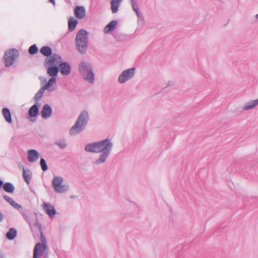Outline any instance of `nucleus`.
<instances>
[{
  "label": "nucleus",
  "mask_w": 258,
  "mask_h": 258,
  "mask_svg": "<svg viewBox=\"0 0 258 258\" xmlns=\"http://www.w3.org/2000/svg\"><path fill=\"white\" fill-rule=\"evenodd\" d=\"M113 148V143L110 140L106 138L101 141L87 144L85 147V150L90 153H100L98 159L94 163L97 165L105 163L109 157Z\"/></svg>",
  "instance_id": "1"
},
{
  "label": "nucleus",
  "mask_w": 258,
  "mask_h": 258,
  "mask_svg": "<svg viewBox=\"0 0 258 258\" xmlns=\"http://www.w3.org/2000/svg\"><path fill=\"white\" fill-rule=\"evenodd\" d=\"M89 120V116L88 112L85 110L82 111L74 124L70 128V135L75 136L82 132L87 126Z\"/></svg>",
  "instance_id": "2"
},
{
  "label": "nucleus",
  "mask_w": 258,
  "mask_h": 258,
  "mask_svg": "<svg viewBox=\"0 0 258 258\" xmlns=\"http://www.w3.org/2000/svg\"><path fill=\"white\" fill-rule=\"evenodd\" d=\"M36 215V219L34 225L39 229L40 234L41 243H37L34 248L33 258H40L44 253V250L47 248L46 240L43 234L41 224L39 222Z\"/></svg>",
  "instance_id": "3"
},
{
  "label": "nucleus",
  "mask_w": 258,
  "mask_h": 258,
  "mask_svg": "<svg viewBox=\"0 0 258 258\" xmlns=\"http://www.w3.org/2000/svg\"><path fill=\"white\" fill-rule=\"evenodd\" d=\"M76 49L81 54H85L88 49L89 40L88 32L83 29H80L77 33L75 38Z\"/></svg>",
  "instance_id": "4"
},
{
  "label": "nucleus",
  "mask_w": 258,
  "mask_h": 258,
  "mask_svg": "<svg viewBox=\"0 0 258 258\" xmlns=\"http://www.w3.org/2000/svg\"><path fill=\"white\" fill-rule=\"evenodd\" d=\"M80 74L82 78L90 83H93L95 81V75L90 63L83 61L79 66Z\"/></svg>",
  "instance_id": "5"
},
{
  "label": "nucleus",
  "mask_w": 258,
  "mask_h": 258,
  "mask_svg": "<svg viewBox=\"0 0 258 258\" xmlns=\"http://www.w3.org/2000/svg\"><path fill=\"white\" fill-rule=\"evenodd\" d=\"M63 179L61 176H54L52 184L55 192L58 193H64L69 189V186L67 184H62Z\"/></svg>",
  "instance_id": "6"
},
{
  "label": "nucleus",
  "mask_w": 258,
  "mask_h": 258,
  "mask_svg": "<svg viewBox=\"0 0 258 258\" xmlns=\"http://www.w3.org/2000/svg\"><path fill=\"white\" fill-rule=\"evenodd\" d=\"M63 179L61 176H54L52 184L55 192L58 193H64L69 189V186L67 184H62Z\"/></svg>",
  "instance_id": "7"
},
{
  "label": "nucleus",
  "mask_w": 258,
  "mask_h": 258,
  "mask_svg": "<svg viewBox=\"0 0 258 258\" xmlns=\"http://www.w3.org/2000/svg\"><path fill=\"white\" fill-rule=\"evenodd\" d=\"M18 56L19 51L15 48L10 49L6 51L4 55L6 66L7 67L11 66Z\"/></svg>",
  "instance_id": "8"
},
{
  "label": "nucleus",
  "mask_w": 258,
  "mask_h": 258,
  "mask_svg": "<svg viewBox=\"0 0 258 258\" xmlns=\"http://www.w3.org/2000/svg\"><path fill=\"white\" fill-rule=\"evenodd\" d=\"M135 73V68H132L123 71L119 76L118 81L123 84L132 79Z\"/></svg>",
  "instance_id": "9"
},
{
  "label": "nucleus",
  "mask_w": 258,
  "mask_h": 258,
  "mask_svg": "<svg viewBox=\"0 0 258 258\" xmlns=\"http://www.w3.org/2000/svg\"><path fill=\"white\" fill-rule=\"evenodd\" d=\"M61 56L56 54L54 53L52 54L50 58H46L44 62V66L45 68L47 67V64H58L61 62Z\"/></svg>",
  "instance_id": "10"
},
{
  "label": "nucleus",
  "mask_w": 258,
  "mask_h": 258,
  "mask_svg": "<svg viewBox=\"0 0 258 258\" xmlns=\"http://www.w3.org/2000/svg\"><path fill=\"white\" fill-rule=\"evenodd\" d=\"M42 208L50 218H53L56 213L54 206L49 203H43Z\"/></svg>",
  "instance_id": "11"
},
{
  "label": "nucleus",
  "mask_w": 258,
  "mask_h": 258,
  "mask_svg": "<svg viewBox=\"0 0 258 258\" xmlns=\"http://www.w3.org/2000/svg\"><path fill=\"white\" fill-rule=\"evenodd\" d=\"M39 105L37 103H35L33 104L29 109L28 111V114L31 118L30 120L32 122L36 121L35 117L39 113Z\"/></svg>",
  "instance_id": "12"
},
{
  "label": "nucleus",
  "mask_w": 258,
  "mask_h": 258,
  "mask_svg": "<svg viewBox=\"0 0 258 258\" xmlns=\"http://www.w3.org/2000/svg\"><path fill=\"white\" fill-rule=\"evenodd\" d=\"M47 73L50 77H56L59 72V68L56 64H47Z\"/></svg>",
  "instance_id": "13"
},
{
  "label": "nucleus",
  "mask_w": 258,
  "mask_h": 258,
  "mask_svg": "<svg viewBox=\"0 0 258 258\" xmlns=\"http://www.w3.org/2000/svg\"><path fill=\"white\" fill-rule=\"evenodd\" d=\"M52 113V109L50 105L46 104L42 107L41 111V116L44 119H47L50 117Z\"/></svg>",
  "instance_id": "14"
},
{
  "label": "nucleus",
  "mask_w": 258,
  "mask_h": 258,
  "mask_svg": "<svg viewBox=\"0 0 258 258\" xmlns=\"http://www.w3.org/2000/svg\"><path fill=\"white\" fill-rule=\"evenodd\" d=\"M59 71L62 75H68L71 72V67L67 62H61L59 65Z\"/></svg>",
  "instance_id": "15"
},
{
  "label": "nucleus",
  "mask_w": 258,
  "mask_h": 258,
  "mask_svg": "<svg viewBox=\"0 0 258 258\" xmlns=\"http://www.w3.org/2000/svg\"><path fill=\"white\" fill-rule=\"evenodd\" d=\"M74 15L77 19H84L86 17L85 8L83 6H77L74 9Z\"/></svg>",
  "instance_id": "16"
},
{
  "label": "nucleus",
  "mask_w": 258,
  "mask_h": 258,
  "mask_svg": "<svg viewBox=\"0 0 258 258\" xmlns=\"http://www.w3.org/2000/svg\"><path fill=\"white\" fill-rule=\"evenodd\" d=\"M39 157V152L34 149L28 151V159L29 162L33 163L36 162Z\"/></svg>",
  "instance_id": "17"
},
{
  "label": "nucleus",
  "mask_w": 258,
  "mask_h": 258,
  "mask_svg": "<svg viewBox=\"0 0 258 258\" xmlns=\"http://www.w3.org/2000/svg\"><path fill=\"white\" fill-rule=\"evenodd\" d=\"M118 22L116 20H113L109 22L104 28V32L105 33H109L112 32L116 27Z\"/></svg>",
  "instance_id": "18"
},
{
  "label": "nucleus",
  "mask_w": 258,
  "mask_h": 258,
  "mask_svg": "<svg viewBox=\"0 0 258 258\" xmlns=\"http://www.w3.org/2000/svg\"><path fill=\"white\" fill-rule=\"evenodd\" d=\"M40 53L44 56L50 57L52 54V50L51 48L48 46H44L40 49Z\"/></svg>",
  "instance_id": "19"
},
{
  "label": "nucleus",
  "mask_w": 258,
  "mask_h": 258,
  "mask_svg": "<svg viewBox=\"0 0 258 258\" xmlns=\"http://www.w3.org/2000/svg\"><path fill=\"white\" fill-rule=\"evenodd\" d=\"M78 23L77 19L74 18L73 17H70L68 19V29L71 32L75 30Z\"/></svg>",
  "instance_id": "20"
},
{
  "label": "nucleus",
  "mask_w": 258,
  "mask_h": 258,
  "mask_svg": "<svg viewBox=\"0 0 258 258\" xmlns=\"http://www.w3.org/2000/svg\"><path fill=\"white\" fill-rule=\"evenodd\" d=\"M23 177L25 181L28 184L32 177V173L28 169L23 167Z\"/></svg>",
  "instance_id": "21"
},
{
  "label": "nucleus",
  "mask_w": 258,
  "mask_h": 258,
  "mask_svg": "<svg viewBox=\"0 0 258 258\" xmlns=\"http://www.w3.org/2000/svg\"><path fill=\"white\" fill-rule=\"evenodd\" d=\"M122 1L121 0H111V9L113 14H115L118 11V8Z\"/></svg>",
  "instance_id": "22"
},
{
  "label": "nucleus",
  "mask_w": 258,
  "mask_h": 258,
  "mask_svg": "<svg viewBox=\"0 0 258 258\" xmlns=\"http://www.w3.org/2000/svg\"><path fill=\"white\" fill-rule=\"evenodd\" d=\"M2 113L5 120L9 123H12V115L10 109L5 107L2 110Z\"/></svg>",
  "instance_id": "23"
},
{
  "label": "nucleus",
  "mask_w": 258,
  "mask_h": 258,
  "mask_svg": "<svg viewBox=\"0 0 258 258\" xmlns=\"http://www.w3.org/2000/svg\"><path fill=\"white\" fill-rule=\"evenodd\" d=\"M3 188L8 193H13L15 190V186L12 183L9 182L3 183Z\"/></svg>",
  "instance_id": "24"
},
{
  "label": "nucleus",
  "mask_w": 258,
  "mask_h": 258,
  "mask_svg": "<svg viewBox=\"0 0 258 258\" xmlns=\"http://www.w3.org/2000/svg\"><path fill=\"white\" fill-rule=\"evenodd\" d=\"M56 78L51 77V78L49 79L47 83L44 85L43 87L45 90H49V91H54L55 89L51 88V86L53 85V83L56 82Z\"/></svg>",
  "instance_id": "25"
},
{
  "label": "nucleus",
  "mask_w": 258,
  "mask_h": 258,
  "mask_svg": "<svg viewBox=\"0 0 258 258\" xmlns=\"http://www.w3.org/2000/svg\"><path fill=\"white\" fill-rule=\"evenodd\" d=\"M17 231L14 228H11L7 233L6 236L9 240H13L17 236Z\"/></svg>",
  "instance_id": "26"
},
{
  "label": "nucleus",
  "mask_w": 258,
  "mask_h": 258,
  "mask_svg": "<svg viewBox=\"0 0 258 258\" xmlns=\"http://www.w3.org/2000/svg\"><path fill=\"white\" fill-rule=\"evenodd\" d=\"M258 104V103L255 100H252L248 102H247L244 106H243V109L244 110H249L250 109H252L255 107Z\"/></svg>",
  "instance_id": "27"
},
{
  "label": "nucleus",
  "mask_w": 258,
  "mask_h": 258,
  "mask_svg": "<svg viewBox=\"0 0 258 258\" xmlns=\"http://www.w3.org/2000/svg\"><path fill=\"white\" fill-rule=\"evenodd\" d=\"M46 90L43 87H41L34 97V100L36 102L39 101L42 98L44 91Z\"/></svg>",
  "instance_id": "28"
},
{
  "label": "nucleus",
  "mask_w": 258,
  "mask_h": 258,
  "mask_svg": "<svg viewBox=\"0 0 258 258\" xmlns=\"http://www.w3.org/2000/svg\"><path fill=\"white\" fill-rule=\"evenodd\" d=\"M38 48L36 44H34L32 45L29 48L28 52L31 55H35L38 52Z\"/></svg>",
  "instance_id": "29"
},
{
  "label": "nucleus",
  "mask_w": 258,
  "mask_h": 258,
  "mask_svg": "<svg viewBox=\"0 0 258 258\" xmlns=\"http://www.w3.org/2000/svg\"><path fill=\"white\" fill-rule=\"evenodd\" d=\"M54 144L58 146L62 149L66 148L67 147V144L64 140H59L56 141Z\"/></svg>",
  "instance_id": "30"
},
{
  "label": "nucleus",
  "mask_w": 258,
  "mask_h": 258,
  "mask_svg": "<svg viewBox=\"0 0 258 258\" xmlns=\"http://www.w3.org/2000/svg\"><path fill=\"white\" fill-rule=\"evenodd\" d=\"M40 165L43 171H46L48 170V166L46 161L44 158H41L40 161Z\"/></svg>",
  "instance_id": "31"
},
{
  "label": "nucleus",
  "mask_w": 258,
  "mask_h": 258,
  "mask_svg": "<svg viewBox=\"0 0 258 258\" xmlns=\"http://www.w3.org/2000/svg\"><path fill=\"white\" fill-rule=\"evenodd\" d=\"M3 197L4 199L8 203H9L11 206L13 205V204H14V202H15L12 198L7 195H4Z\"/></svg>",
  "instance_id": "32"
},
{
  "label": "nucleus",
  "mask_w": 258,
  "mask_h": 258,
  "mask_svg": "<svg viewBox=\"0 0 258 258\" xmlns=\"http://www.w3.org/2000/svg\"><path fill=\"white\" fill-rule=\"evenodd\" d=\"M21 210H22L20 211V213H21L22 216L27 221V222L28 223L29 225H30V228H31V225L30 222L28 221V217H27V215L26 212L24 211V210H23L22 209H21Z\"/></svg>",
  "instance_id": "33"
},
{
  "label": "nucleus",
  "mask_w": 258,
  "mask_h": 258,
  "mask_svg": "<svg viewBox=\"0 0 258 258\" xmlns=\"http://www.w3.org/2000/svg\"><path fill=\"white\" fill-rule=\"evenodd\" d=\"M12 206L17 210L22 209V206L16 203L15 201L14 202V204H13Z\"/></svg>",
  "instance_id": "34"
},
{
  "label": "nucleus",
  "mask_w": 258,
  "mask_h": 258,
  "mask_svg": "<svg viewBox=\"0 0 258 258\" xmlns=\"http://www.w3.org/2000/svg\"><path fill=\"white\" fill-rule=\"evenodd\" d=\"M133 9L136 12V14L138 17H141L142 16V13L140 12L139 10L138 6L135 7V8H133Z\"/></svg>",
  "instance_id": "35"
},
{
  "label": "nucleus",
  "mask_w": 258,
  "mask_h": 258,
  "mask_svg": "<svg viewBox=\"0 0 258 258\" xmlns=\"http://www.w3.org/2000/svg\"><path fill=\"white\" fill-rule=\"evenodd\" d=\"M132 8H135L138 7L137 1L138 0H130Z\"/></svg>",
  "instance_id": "36"
},
{
  "label": "nucleus",
  "mask_w": 258,
  "mask_h": 258,
  "mask_svg": "<svg viewBox=\"0 0 258 258\" xmlns=\"http://www.w3.org/2000/svg\"><path fill=\"white\" fill-rule=\"evenodd\" d=\"M4 219V215L0 212V222H1L3 219Z\"/></svg>",
  "instance_id": "37"
},
{
  "label": "nucleus",
  "mask_w": 258,
  "mask_h": 258,
  "mask_svg": "<svg viewBox=\"0 0 258 258\" xmlns=\"http://www.w3.org/2000/svg\"><path fill=\"white\" fill-rule=\"evenodd\" d=\"M0 258H5V255L3 252H0Z\"/></svg>",
  "instance_id": "38"
},
{
  "label": "nucleus",
  "mask_w": 258,
  "mask_h": 258,
  "mask_svg": "<svg viewBox=\"0 0 258 258\" xmlns=\"http://www.w3.org/2000/svg\"><path fill=\"white\" fill-rule=\"evenodd\" d=\"M173 82H171V81H169V82H168V85H167V86H172V85H173Z\"/></svg>",
  "instance_id": "39"
},
{
  "label": "nucleus",
  "mask_w": 258,
  "mask_h": 258,
  "mask_svg": "<svg viewBox=\"0 0 258 258\" xmlns=\"http://www.w3.org/2000/svg\"><path fill=\"white\" fill-rule=\"evenodd\" d=\"M49 3L52 4L53 5H55V0H48Z\"/></svg>",
  "instance_id": "40"
},
{
  "label": "nucleus",
  "mask_w": 258,
  "mask_h": 258,
  "mask_svg": "<svg viewBox=\"0 0 258 258\" xmlns=\"http://www.w3.org/2000/svg\"><path fill=\"white\" fill-rule=\"evenodd\" d=\"M255 18L258 19V14L255 15Z\"/></svg>",
  "instance_id": "41"
},
{
  "label": "nucleus",
  "mask_w": 258,
  "mask_h": 258,
  "mask_svg": "<svg viewBox=\"0 0 258 258\" xmlns=\"http://www.w3.org/2000/svg\"><path fill=\"white\" fill-rule=\"evenodd\" d=\"M31 191L32 192H33V193H35V191H34V190H32V189H31Z\"/></svg>",
  "instance_id": "42"
},
{
  "label": "nucleus",
  "mask_w": 258,
  "mask_h": 258,
  "mask_svg": "<svg viewBox=\"0 0 258 258\" xmlns=\"http://www.w3.org/2000/svg\"><path fill=\"white\" fill-rule=\"evenodd\" d=\"M43 79H44V81L46 82V79L45 78H44Z\"/></svg>",
  "instance_id": "43"
},
{
  "label": "nucleus",
  "mask_w": 258,
  "mask_h": 258,
  "mask_svg": "<svg viewBox=\"0 0 258 258\" xmlns=\"http://www.w3.org/2000/svg\"><path fill=\"white\" fill-rule=\"evenodd\" d=\"M39 79L41 80V79H42V77H39Z\"/></svg>",
  "instance_id": "44"
},
{
  "label": "nucleus",
  "mask_w": 258,
  "mask_h": 258,
  "mask_svg": "<svg viewBox=\"0 0 258 258\" xmlns=\"http://www.w3.org/2000/svg\"><path fill=\"white\" fill-rule=\"evenodd\" d=\"M45 258H46V257H45Z\"/></svg>",
  "instance_id": "45"
}]
</instances>
